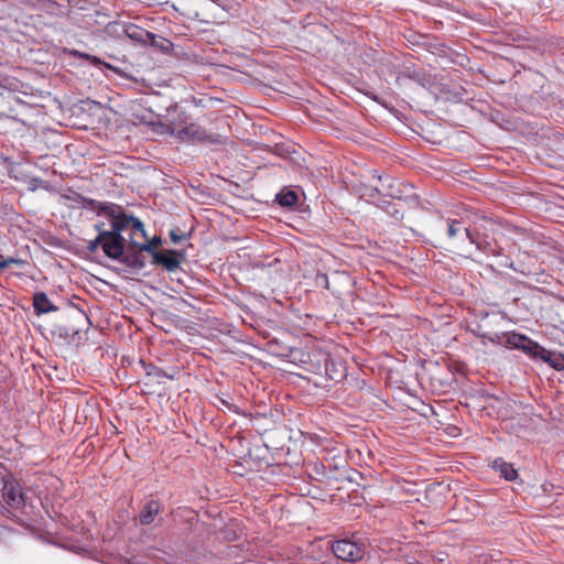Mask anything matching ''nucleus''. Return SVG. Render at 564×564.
Listing matches in <instances>:
<instances>
[{"mask_svg": "<svg viewBox=\"0 0 564 564\" xmlns=\"http://www.w3.org/2000/svg\"><path fill=\"white\" fill-rule=\"evenodd\" d=\"M161 243V238L160 237H154L151 241L149 242H141V245H139V248L138 250L140 251H147L149 253H151L153 256V252H156L155 251V248Z\"/></svg>", "mask_w": 564, "mask_h": 564, "instance_id": "17", "label": "nucleus"}, {"mask_svg": "<svg viewBox=\"0 0 564 564\" xmlns=\"http://www.w3.org/2000/svg\"><path fill=\"white\" fill-rule=\"evenodd\" d=\"M446 225H447V236L449 238L456 237L459 231L464 230L465 234H466V237L469 239V241L471 243H475L474 236L471 235V232L469 231L468 228L463 227L460 220L447 218L446 219Z\"/></svg>", "mask_w": 564, "mask_h": 564, "instance_id": "12", "label": "nucleus"}, {"mask_svg": "<svg viewBox=\"0 0 564 564\" xmlns=\"http://www.w3.org/2000/svg\"><path fill=\"white\" fill-rule=\"evenodd\" d=\"M110 225L109 232H102V251L112 259L119 260L123 257L127 239L122 236L124 225L119 224L115 218H107Z\"/></svg>", "mask_w": 564, "mask_h": 564, "instance_id": "3", "label": "nucleus"}, {"mask_svg": "<svg viewBox=\"0 0 564 564\" xmlns=\"http://www.w3.org/2000/svg\"><path fill=\"white\" fill-rule=\"evenodd\" d=\"M119 261L132 269H142L145 265L143 257L137 252L123 253V257L119 259Z\"/></svg>", "mask_w": 564, "mask_h": 564, "instance_id": "15", "label": "nucleus"}, {"mask_svg": "<svg viewBox=\"0 0 564 564\" xmlns=\"http://www.w3.org/2000/svg\"><path fill=\"white\" fill-rule=\"evenodd\" d=\"M73 54H74V55H76V56H79L80 58H85V59L89 61V62H90L91 64H94V65H99V64H101V61H100L98 57L93 56V55H90V54H87V53H79V52H77V51H74V53H73Z\"/></svg>", "mask_w": 564, "mask_h": 564, "instance_id": "19", "label": "nucleus"}, {"mask_svg": "<svg viewBox=\"0 0 564 564\" xmlns=\"http://www.w3.org/2000/svg\"><path fill=\"white\" fill-rule=\"evenodd\" d=\"M377 178L381 183V187L371 188V193L369 194L371 197H373V193H382L391 198H402L404 189L402 188L401 182L388 175H378Z\"/></svg>", "mask_w": 564, "mask_h": 564, "instance_id": "6", "label": "nucleus"}, {"mask_svg": "<svg viewBox=\"0 0 564 564\" xmlns=\"http://www.w3.org/2000/svg\"><path fill=\"white\" fill-rule=\"evenodd\" d=\"M33 307L36 315L47 314L58 310L44 292H37L34 294Z\"/></svg>", "mask_w": 564, "mask_h": 564, "instance_id": "11", "label": "nucleus"}, {"mask_svg": "<svg viewBox=\"0 0 564 564\" xmlns=\"http://www.w3.org/2000/svg\"><path fill=\"white\" fill-rule=\"evenodd\" d=\"M3 499L11 508H21L24 505V496L19 484H6L3 487Z\"/></svg>", "mask_w": 564, "mask_h": 564, "instance_id": "9", "label": "nucleus"}, {"mask_svg": "<svg viewBox=\"0 0 564 564\" xmlns=\"http://www.w3.org/2000/svg\"><path fill=\"white\" fill-rule=\"evenodd\" d=\"M82 315L84 316V318L88 319V318H87V315H85V313H84V312H82Z\"/></svg>", "mask_w": 564, "mask_h": 564, "instance_id": "27", "label": "nucleus"}, {"mask_svg": "<svg viewBox=\"0 0 564 564\" xmlns=\"http://www.w3.org/2000/svg\"><path fill=\"white\" fill-rule=\"evenodd\" d=\"M149 375H153L156 379H160V378H167L170 380H173L175 379L176 377V371H173V373H167L166 371H164L163 369H160V368H156V367H153L152 368V371L148 372Z\"/></svg>", "mask_w": 564, "mask_h": 564, "instance_id": "18", "label": "nucleus"}, {"mask_svg": "<svg viewBox=\"0 0 564 564\" xmlns=\"http://www.w3.org/2000/svg\"><path fill=\"white\" fill-rule=\"evenodd\" d=\"M10 85H11V87H10V89H11V90H13V91H14V90H17L18 84H13V83H12V84H10Z\"/></svg>", "mask_w": 564, "mask_h": 564, "instance_id": "25", "label": "nucleus"}, {"mask_svg": "<svg viewBox=\"0 0 564 564\" xmlns=\"http://www.w3.org/2000/svg\"><path fill=\"white\" fill-rule=\"evenodd\" d=\"M153 263L162 265L167 271H175L180 268V253L175 250L153 252Z\"/></svg>", "mask_w": 564, "mask_h": 564, "instance_id": "7", "label": "nucleus"}, {"mask_svg": "<svg viewBox=\"0 0 564 564\" xmlns=\"http://www.w3.org/2000/svg\"><path fill=\"white\" fill-rule=\"evenodd\" d=\"M98 248L102 249V237L97 236L94 240L89 241L88 249L91 252H96Z\"/></svg>", "mask_w": 564, "mask_h": 564, "instance_id": "20", "label": "nucleus"}, {"mask_svg": "<svg viewBox=\"0 0 564 564\" xmlns=\"http://www.w3.org/2000/svg\"><path fill=\"white\" fill-rule=\"evenodd\" d=\"M489 339L490 341L502 345L505 347L522 350L528 355L531 354L532 349H539L538 343L533 341L524 335L517 333H503L501 336H497V338Z\"/></svg>", "mask_w": 564, "mask_h": 564, "instance_id": "5", "label": "nucleus"}, {"mask_svg": "<svg viewBox=\"0 0 564 564\" xmlns=\"http://www.w3.org/2000/svg\"><path fill=\"white\" fill-rule=\"evenodd\" d=\"M161 511L162 506L158 500L152 499L148 501L140 513V524H152L155 521L156 517L161 513Z\"/></svg>", "mask_w": 564, "mask_h": 564, "instance_id": "10", "label": "nucleus"}, {"mask_svg": "<svg viewBox=\"0 0 564 564\" xmlns=\"http://www.w3.org/2000/svg\"><path fill=\"white\" fill-rule=\"evenodd\" d=\"M170 238H171L172 242L178 243V242H181L184 239V236L183 235H178L175 230H171L170 231Z\"/></svg>", "mask_w": 564, "mask_h": 564, "instance_id": "23", "label": "nucleus"}, {"mask_svg": "<svg viewBox=\"0 0 564 564\" xmlns=\"http://www.w3.org/2000/svg\"><path fill=\"white\" fill-rule=\"evenodd\" d=\"M387 213H389L395 219H402V217H403L402 213H400V210L397 208V206L394 204H388Z\"/></svg>", "mask_w": 564, "mask_h": 564, "instance_id": "21", "label": "nucleus"}, {"mask_svg": "<svg viewBox=\"0 0 564 564\" xmlns=\"http://www.w3.org/2000/svg\"><path fill=\"white\" fill-rule=\"evenodd\" d=\"M90 208L98 215L106 218H115L119 224L124 225V231L130 230L129 243L133 248H139L140 239H147V231L143 223L133 215L127 214L122 206L109 203L89 199Z\"/></svg>", "mask_w": 564, "mask_h": 564, "instance_id": "2", "label": "nucleus"}, {"mask_svg": "<svg viewBox=\"0 0 564 564\" xmlns=\"http://www.w3.org/2000/svg\"><path fill=\"white\" fill-rule=\"evenodd\" d=\"M94 228L98 231V236H101L102 232H109V229H106V224L104 221L96 223Z\"/></svg>", "mask_w": 564, "mask_h": 564, "instance_id": "22", "label": "nucleus"}, {"mask_svg": "<svg viewBox=\"0 0 564 564\" xmlns=\"http://www.w3.org/2000/svg\"><path fill=\"white\" fill-rule=\"evenodd\" d=\"M276 200L283 207H293L297 203V195L293 191L282 192L276 195Z\"/></svg>", "mask_w": 564, "mask_h": 564, "instance_id": "16", "label": "nucleus"}, {"mask_svg": "<svg viewBox=\"0 0 564 564\" xmlns=\"http://www.w3.org/2000/svg\"><path fill=\"white\" fill-rule=\"evenodd\" d=\"M124 33L128 37L135 40L138 42H147L149 39L152 37V34L150 32L134 24L126 25Z\"/></svg>", "mask_w": 564, "mask_h": 564, "instance_id": "13", "label": "nucleus"}, {"mask_svg": "<svg viewBox=\"0 0 564 564\" xmlns=\"http://www.w3.org/2000/svg\"><path fill=\"white\" fill-rule=\"evenodd\" d=\"M492 467L498 470L506 480H514L518 476V473L513 466L503 462L502 459H496Z\"/></svg>", "mask_w": 564, "mask_h": 564, "instance_id": "14", "label": "nucleus"}, {"mask_svg": "<svg viewBox=\"0 0 564 564\" xmlns=\"http://www.w3.org/2000/svg\"><path fill=\"white\" fill-rule=\"evenodd\" d=\"M334 555L347 562H358L365 555V545L350 539H343L332 544Z\"/></svg>", "mask_w": 564, "mask_h": 564, "instance_id": "4", "label": "nucleus"}, {"mask_svg": "<svg viewBox=\"0 0 564 564\" xmlns=\"http://www.w3.org/2000/svg\"><path fill=\"white\" fill-rule=\"evenodd\" d=\"M18 262L14 258H8L0 261V270L7 269L11 263Z\"/></svg>", "mask_w": 564, "mask_h": 564, "instance_id": "24", "label": "nucleus"}, {"mask_svg": "<svg viewBox=\"0 0 564 564\" xmlns=\"http://www.w3.org/2000/svg\"><path fill=\"white\" fill-rule=\"evenodd\" d=\"M159 126L163 128L166 133L183 142L221 143V137L219 134L208 132L202 126L189 121L187 115L184 111H178L176 107L167 110L164 121L159 122Z\"/></svg>", "mask_w": 564, "mask_h": 564, "instance_id": "1", "label": "nucleus"}, {"mask_svg": "<svg viewBox=\"0 0 564 564\" xmlns=\"http://www.w3.org/2000/svg\"><path fill=\"white\" fill-rule=\"evenodd\" d=\"M539 349H532L530 356L534 358H539L544 362H547L556 370L564 369V356L561 354H556L550 350H546L544 347L538 344Z\"/></svg>", "mask_w": 564, "mask_h": 564, "instance_id": "8", "label": "nucleus"}, {"mask_svg": "<svg viewBox=\"0 0 564 564\" xmlns=\"http://www.w3.org/2000/svg\"><path fill=\"white\" fill-rule=\"evenodd\" d=\"M15 100H17V102H18V104H20V105H25L24 102H22V101H21L20 99H18V98H17Z\"/></svg>", "mask_w": 564, "mask_h": 564, "instance_id": "26", "label": "nucleus"}]
</instances>
